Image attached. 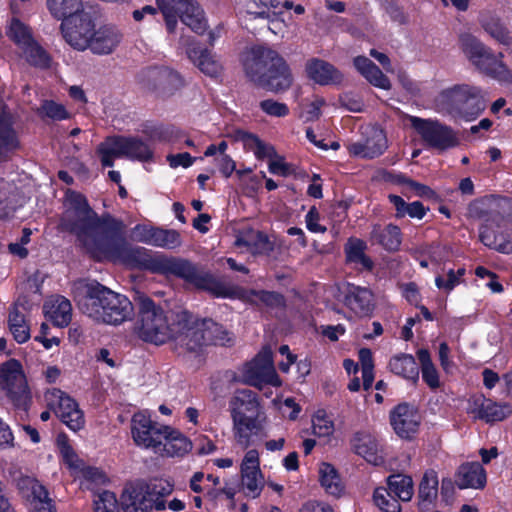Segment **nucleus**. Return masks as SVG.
<instances>
[{
  "label": "nucleus",
  "mask_w": 512,
  "mask_h": 512,
  "mask_svg": "<svg viewBox=\"0 0 512 512\" xmlns=\"http://www.w3.org/2000/svg\"><path fill=\"white\" fill-rule=\"evenodd\" d=\"M134 305L137 309L134 332L140 340L158 346L169 341L182 345L184 329L190 321L189 311H166L144 293L134 296Z\"/></svg>",
  "instance_id": "1"
},
{
  "label": "nucleus",
  "mask_w": 512,
  "mask_h": 512,
  "mask_svg": "<svg viewBox=\"0 0 512 512\" xmlns=\"http://www.w3.org/2000/svg\"><path fill=\"white\" fill-rule=\"evenodd\" d=\"M68 207L60 219L63 231L74 235L79 244L92 256V248L97 241L106 239L120 224V219L110 213H98L90 206L87 197L78 191L66 192Z\"/></svg>",
  "instance_id": "2"
},
{
  "label": "nucleus",
  "mask_w": 512,
  "mask_h": 512,
  "mask_svg": "<svg viewBox=\"0 0 512 512\" xmlns=\"http://www.w3.org/2000/svg\"><path fill=\"white\" fill-rule=\"evenodd\" d=\"M245 76L255 86L275 94L288 91L294 75L288 61L267 44L250 47L242 59Z\"/></svg>",
  "instance_id": "3"
},
{
  "label": "nucleus",
  "mask_w": 512,
  "mask_h": 512,
  "mask_svg": "<svg viewBox=\"0 0 512 512\" xmlns=\"http://www.w3.org/2000/svg\"><path fill=\"white\" fill-rule=\"evenodd\" d=\"M92 258L98 261H121L131 269H140L166 276L171 275L175 260L174 256L152 257L146 248L129 246L125 238V224L121 219L119 226L111 231L106 239L94 244Z\"/></svg>",
  "instance_id": "4"
},
{
  "label": "nucleus",
  "mask_w": 512,
  "mask_h": 512,
  "mask_svg": "<svg viewBox=\"0 0 512 512\" xmlns=\"http://www.w3.org/2000/svg\"><path fill=\"white\" fill-rule=\"evenodd\" d=\"M467 213L471 218L483 219L479 227L480 242L497 252L512 253V234L500 230L501 224L512 222V200L508 197L484 196L469 202Z\"/></svg>",
  "instance_id": "5"
},
{
  "label": "nucleus",
  "mask_w": 512,
  "mask_h": 512,
  "mask_svg": "<svg viewBox=\"0 0 512 512\" xmlns=\"http://www.w3.org/2000/svg\"><path fill=\"white\" fill-rule=\"evenodd\" d=\"M229 410L236 439L248 445L251 435L263 429L265 414L258 393L251 389H237L229 401Z\"/></svg>",
  "instance_id": "6"
},
{
  "label": "nucleus",
  "mask_w": 512,
  "mask_h": 512,
  "mask_svg": "<svg viewBox=\"0 0 512 512\" xmlns=\"http://www.w3.org/2000/svg\"><path fill=\"white\" fill-rule=\"evenodd\" d=\"M460 48L480 73L499 83H512V71L503 61L502 52L494 53L490 47L471 34L460 35Z\"/></svg>",
  "instance_id": "7"
},
{
  "label": "nucleus",
  "mask_w": 512,
  "mask_h": 512,
  "mask_svg": "<svg viewBox=\"0 0 512 512\" xmlns=\"http://www.w3.org/2000/svg\"><path fill=\"white\" fill-rule=\"evenodd\" d=\"M233 346V333L212 319L195 320L190 313V321L184 329L181 347L189 353L199 354L204 346Z\"/></svg>",
  "instance_id": "8"
},
{
  "label": "nucleus",
  "mask_w": 512,
  "mask_h": 512,
  "mask_svg": "<svg viewBox=\"0 0 512 512\" xmlns=\"http://www.w3.org/2000/svg\"><path fill=\"white\" fill-rule=\"evenodd\" d=\"M438 98L449 112L466 121L476 119L487 107L483 90L468 84H456L443 89Z\"/></svg>",
  "instance_id": "9"
},
{
  "label": "nucleus",
  "mask_w": 512,
  "mask_h": 512,
  "mask_svg": "<svg viewBox=\"0 0 512 512\" xmlns=\"http://www.w3.org/2000/svg\"><path fill=\"white\" fill-rule=\"evenodd\" d=\"M170 276L181 279L216 298L236 299L238 295L239 286L225 284L212 273L200 270L196 263L186 258L175 257Z\"/></svg>",
  "instance_id": "10"
},
{
  "label": "nucleus",
  "mask_w": 512,
  "mask_h": 512,
  "mask_svg": "<svg viewBox=\"0 0 512 512\" xmlns=\"http://www.w3.org/2000/svg\"><path fill=\"white\" fill-rule=\"evenodd\" d=\"M0 389L17 411L27 413L31 407L32 395L18 359L10 358L0 365Z\"/></svg>",
  "instance_id": "11"
},
{
  "label": "nucleus",
  "mask_w": 512,
  "mask_h": 512,
  "mask_svg": "<svg viewBox=\"0 0 512 512\" xmlns=\"http://www.w3.org/2000/svg\"><path fill=\"white\" fill-rule=\"evenodd\" d=\"M411 124L430 149L444 152L458 147L461 143L453 127L439 120L412 117Z\"/></svg>",
  "instance_id": "12"
},
{
  "label": "nucleus",
  "mask_w": 512,
  "mask_h": 512,
  "mask_svg": "<svg viewBox=\"0 0 512 512\" xmlns=\"http://www.w3.org/2000/svg\"><path fill=\"white\" fill-rule=\"evenodd\" d=\"M148 506L142 487L125 488L120 501L110 491H104L95 501V512H147Z\"/></svg>",
  "instance_id": "13"
},
{
  "label": "nucleus",
  "mask_w": 512,
  "mask_h": 512,
  "mask_svg": "<svg viewBox=\"0 0 512 512\" xmlns=\"http://www.w3.org/2000/svg\"><path fill=\"white\" fill-rule=\"evenodd\" d=\"M166 428L167 425L152 420L144 412H137L132 416V439L138 447L153 449L158 452L163 445V435Z\"/></svg>",
  "instance_id": "14"
},
{
  "label": "nucleus",
  "mask_w": 512,
  "mask_h": 512,
  "mask_svg": "<svg viewBox=\"0 0 512 512\" xmlns=\"http://www.w3.org/2000/svg\"><path fill=\"white\" fill-rule=\"evenodd\" d=\"M95 26L92 15L84 10L61 23V29L68 44L80 51L88 49Z\"/></svg>",
  "instance_id": "15"
},
{
  "label": "nucleus",
  "mask_w": 512,
  "mask_h": 512,
  "mask_svg": "<svg viewBox=\"0 0 512 512\" xmlns=\"http://www.w3.org/2000/svg\"><path fill=\"white\" fill-rule=\"evenodd\" d=\"M113 291L98 281L87 282L76 294L75 300L81 312L90 318L95 319L101 315L99 312L104 310L105 305L112 303L110 295Z\"/></svg>",
  "instance_id": "16"
},
{
  "label": "nucleus",
  "mask_w": 512,
  "mask_h": 512,
  "mask_svg": "<svg viewBox=\"0 0 512 512\" xmlns=\"http://www.w3.org/2000/svg\"><path fill=\"white\" fill-rule=\"evenodd\" d=\"M159 10L180 12V20L198 35H203L207 29L204 12L195 0H156Z\"/></svg>",
  "instance_id": "17"
},
{
  "label": "nucleus",
  "mask_w": 512,
  "mask_h": 512,
  "mask_svg": "<svg viewBox=\"0 0 512 512\" xmlns=\"http://www.w3.org/2000/svg\"><path fill=\"white\" fill-rule=\"evenodd\" d=\"M390 424L400 439L411 441L419 431L421 417L414 404L400 402L391 410Z\"/></svg>",
  "instance_id": "18"
},
{
  "label": "nucleus",
  "mask_w": 512,
  "mask_h": 512,
  "mask_svg": "<svg viewBox=\"0 0 512 512\" xmlns=\"http://www.w3.org/2000/svg\"><path fill=\"white\" fill-rule=\"evenodd\" d=\"M343 305L360 318L370 317L375 310L373 291L365 286L347 282L342 290Z\"/></svg>",
  "instance_id": "19"
},
{
  "label": "nucleus",
  "mask_w": 512,
  "mask_h": 512,
  "mask_svg": "<svg viewBox=\"0 0 512 512\" xmlns=\"http://www.w3.org/2000/svg\"><path fill=\"white\" fill-rule=\"evenodd\" d=\"M143 74L147 87L164 95H171L184 86L182 76L167 66H150Z\"/></svg>",
  "instance_id": "20"
},
{
  "label": "nucleus",
  "mask_w": 512,
  "mask_h": 512,
  "mask_svg": "<svg viewBox=\"0 0 512 512\" xmlns=\"http://www.w3.org/2000/svg\"><path fill=\"white\" fill-rule=\"evenodd\" d=\"M110 298L113 301L109 300L108 305H105L104 310H101L100 315L94 320L105 324L119 325L130 319L133 315V304L128 297L113 291Z\"/></svg>",
  "instance_id": "21"
},
{
  "label": "nucleus",
  "mask_w": 512,
  "mask_h": 512,
  "mask_svg": "<svg viewBox=\"0 0 512 512\" xmlns=\"http://www.w3.org/2000/svg\"><path fill=\"white\" fill-rule=\"evenodd\" d=\"M305 73L314 83L321 86L340 84L343 74L329 61L311 58L305 63Z\"/></svg>",
  "instance_id": "22"
},
{
  "label": "nucleus",
  "mask_w": 512,
  "mask_h": 512,
  "mask_svg": "<svg viewBox=\"0 0 512 512\" xmlns=\"http://www.w3.org/2000/svg\"><path fill=\"white\" fill-rule=\"evenodd\" d=\"M236 299L243 300L252 306H262L269 309H285L287 300L284 294L278 291H270L265 289H244L239 287Z\"/></svg>",
  "instance_id": "23"
},
{
  "label": "nucleus",
  "mask_w": 512,
  "mask_h": 512,
  "mask_svg": "<svg viewBox=\"0 0 512 512\" xmlns=\"http://www.w3.org/2000/svg\"><path fill=\"white\" fill-rule=\"evenodd\" d=\"M186 53L189 59L198 66L200 72L206 76L218 78L222 75V64L214 58L209 49L202 47L199 42L192 40L188 44Z\"/></svg>",
  "instance_id": "24"
},
{
  "label": "nucleus",
  "mask_w": 512,
  "mask_h": 512,
  "mask_svg": "<svg viewBox=\"0 0 512 512\" xmlns=\"http://www.w3.org/2000/svg\"><path fill=\"white\" fill-rule=\"evenodd\" d=\"M388 148V141L382 129H375L363 142H356L348 147L350 155L373 159L382 155Z\"/></svg>",
  "instance_id": "25"
},
{
  "label": "nucleus",
  "mask_w": 512,
  "mask_h": 512,
  "mask_svg": "<svg viewBox=\"0 0 512 512\" xmlns=\"http://www.w3.org/2000/svg\"><path fill=\"white\" fill-rule=\"evenodd\" d=\"M193 449V443L188 436L178 429L169 425L166 426V431L163 435V445L158 452L162 456L171 458H183L190 453Z\"/></svg>",
  "instance_id": "26"
},
{
  "label": "nucleus",
  "mask_w": 512,
  "mask_h": 512,
  "mask_svg": "<svg viewBox=\"0 0 512 512\" xmlns=\"http://www.w3.org/2000/svg\"><path fill=\"white\" fill-rule=\"evenodd\" d=\"M122 35L117 28L110 25H102L95 28L89 41L88 48L98 55L112 53L121 42Z\"/></svg>",
  "instance_id": "27"
},
{
  "label": "nucleus",
  "mask_w": 512,
  "mask_h": 512,
  "mask_svg": "<svg viewBox=\"0 0 512 512\" xmlns=\"http://www.w3.org/2000/svg\"><path fill=\"white\" fill-rule=\"evenodd\" d=\"M487 484V472L479 462H465L456 473V485L460 490L483 489Z\"/></svg>",
  "instance_id": "28"
},
{
  "label": "nucleus",
  "mask_w": 512,
  "mask_h": 512,
  "mask_svg": "<svg viewBox=\"0 0 512 512\" xmlns=\"http://www.w3.org/2000/svg\"><path fill=\"white\" fill-rule=\"evenodd\" d=\"M472 413L476 418L486 423H495L503 421L512 414V408L508 404H499V402L482 396L474 400V409Z\"/></svg>",
  "instance_id": "29"
},
{
  "label": "nucleus",
  "mask_w": 512,
  "mask_h": 512,
  "mask_svg": "<svg viewBox=\"0 0 512 512\" xmlns=\"http://www.w3.org/2000/svg\"><path fill=\"white\" fill-rule=\"evenodd\" d=\"M55 414L61 422L74 432L84 427V414L79 409L77 401L65 393H62L59 397Z\"/></svg>",
  "instance_id": "30"
},
{
  "label": "nucleus",
  "mask_w": 512,
  "mask_h": 512,
  "mask_svg": "<svg viewBox=\"0 0 512 512\" xmlns=\"http://www.w3.org/2000/svg\"><path fill=\"white\" fill-rule=\"evenodd\" d=\"M370 240L373 244L381 246L388 252H397L402 242V232L393 223H389L386 226L374 224L370 231Z\"/></svg>",
  "instance_id": "31"
},
{
  "label": "nucleus",
  "mask_w": 512,
  "mask_h": 512,
  "mask_svg": "<svg viewBox=\"0 0 512 512\" xmlns=\"http://www.w3.org/2000/svg\"><path fill=\"white\" fill-rule=\"evenodd\" d=\"M235 245L245 247L247 251L254 255H270L275 248L274 243L270 241L269 236L264 231L253 229L239 234L235 240Z\"/></svg>",
  "instance_id": "32"
},
{
  "label": "nucleus",
  "mask_w": 512,
  "mask_h": 512,
  "mask_svg": "<svg viewBox=\"0 0 512 512\" xmlns=\"http://www.w3.org/2000/svg\"><path fill=\"white\" fill-rule=\"evenodd\" d=\"M119 142V151L123 157L141 162L151 161L154 157V151L150 146L138 137L116 136Z\"/></svg>",
  "instance_id": "33"
},
{
  "label": "nucleus",
  "mask_w": 512,
  "mask_h": 512,
  "mask_svg": "<svg viewBox=\"0 0 512 512\" xmlns=\"http://www.w3.org/2000/svg\"><path fill=\"white\" fill-rule=\"evenodd\" d=\"M438 476L434 469L425 471L418 489V509L420 512H428L438 495Z\"/></svg>",
  "instance_id": "34"
},
{
  "label": "nucleus",
  "mask_w": 512,
  "mask_h": 512,
  "mask_svg": "<svg viewBox=\"0 0 512 512\" xmlns=\"http://www.w3.org/2000/svg\"><path fill=\"white\" fill-rule=\"evenodd\" d=\"M388 366L391 373L413 384L419 380V366L411 354L399 353L392 356Z\"/></svg>",
  "instance_id": "35"
},
{
  "label": "nucleus",
  "mask_w": 512,
  "mask_h": 512,
  "mask_svg": "<svg viewBox=\"0 0 512 512\" xmlns=\"http://www.w3.org/2000/svg\"><path fill=\"white\" fill-rule=\"evenodd\" d=\"M366 249L367 245L362 239L350 238L344 246L346 262L356 265L360 271L371 272L374 262L365 254Z\"/></svg>",
  "instance_id": "36"
},
{
  "label": "nucleus",
  "mask_w": 512,
  "mask_h": 512,
  "mask_svg": "<svg viewBox=\"0 0 512 512\" xmlns=\"http://www.w3.org/2000/svg\"><path fill=\"white\" fill-rule=\"evenodd\" d=\"M350 444L352 450L367 462L377 464L381 460V457L378 456L377 443L371 434L357 431L353 434Z\"/></svg>",
  "instance_id": "37"
},
{
  "label": "nucleus",
  "mask_w": 512,
  "mask_h": 512,
  "mask_svg": "<svg viewBox=\"0 0 512 512\" xmlns=\"http://www.w3.org/2000/svg\"><path fill=\"white\" fill-rule=\"evenodd\" d=\"M20 147V142L13 122L9 116L0 117V161H5L10 154Z\"/></svg>",
  "instance_id": "38"
},
{
  "label": "nucleus",
  "mask_w": 512,
  "mask_h": 512,
  "mask_svg": "<svg viewBox=\"0 0 512 512\" xmlns=\"http://www.w3.org/2000/svg\"><path fill=\"white\" fill-rule=\"evenodd\" d=\"M319 481L325 491L332 496L339 497L344 491L337 469L329 462L320 465Z\"/></svg>",
  "instance_id": "39"
},
{
  "label": "nucleus",
  "mask_w": 512,
  "mask_h": 512,
  "mask_svg": "<svg viewBox=\"0 0 512 512\" xmlns=\"http://www.w3.org/2000/svg\"><path fill=\"white\" fill-rule=\"evenodd\" d=\"M46 5L50 14L62 22L83 10L82 0H46Z\"/></svg>",
  "instance_id": "40"
},
{
  "label": "nucleus",
  "mask_w": 512,
  "mask_h": 512,
  "mask_svg": "<svg viewBox=\"0 0 512 512\" xmlns=\"http://www.w3.org/2000/svg\"><path fill=\"white\" fill-rule=\"evenodd\" d=\"M8 327L14 340L18 344H24L30 340V326L26 321L25 315L22 314L16 307L9 311Z\"/></svg>",
  "instance_id": "41"
},
{
  "label": "nucleus",
  "mask_w": 512,
  "mask_h": 512,
  "mask_svg": "<svg viewBox=\"0 0 512 512\" xmlns=\"http://www.w3.org/2000/svg\"><path fill=\"white\" fill-rule=\"evenodd\" d=\"M6 37L23 49L32 42L33 36L29 27L20 19L12 17L5 31Z\"/></svg>",
  "instance_id": "42"
},
{
  "label": "nucleus",
  "mask_w": 512,
  "mask_h": 512,
  "mask_svg": "<svg viewBox=\"0 0 512 512\" xmlns=\"http://www.w3.org/2000/svg\"><path fill=\"white\" fill-rule=\"evenodd\" d=\"M387 490L398 500L409 501L413 496V481L409 476L396 474L387 480Z\"/></svg>",
  "instance_id": "43"
},
{
  "label": "nucleus",
  "mask_w": 512,
  "mask_h": 512,
  "mask_svg": "<svg viewBox=\"0 0 512 512\" xmlns=\"http://www.w3.org/2000/svg\"><path fill=\"white\" fill-rule=\"evenodd\" d=\"M26 61L37 69L47 70L51 67L52 58L49 53L42 48L35 40H32L23 49Z\"/></svg>",
  "instance_id": "44"
},
{
  "label": "nucleus",
  "mask_w": 512,
  "mask_h": 512,
  "mask_svg": "<svg viewBox=\"0 0 512 512\" xmlns=\"http://www.w3.org/2000/svg\"><path fill=\"white\" fill-rule=\"evenodd\" d=\"M241 473L242 491L247 497L256 498L263 490L262 470H247Z\"/></svg>",
  "instance_id": "45"
},
{
  "label": "nucleus",
  "mask_w": 512,
  "mask_h": 512,
  "mask_svg": "<svg viewBox=\"0 0 512 512\" xmlns=\"http://www.w3.org/2000/svg\"><path fill=\"white\" fill-rule=\"evenodd\" d=\"M483 27L492 39L503 46L512 45V36L507 26L498 18H491L483 24Z\"/></svg>",
  "instance_id": "46"
},
{
  "label": "nucleus",
  "mask_w": 512,
  "mask_h": 512,
  "mask_svg": "<svg viewBox=\"0 0 512 512\" xmlns=\"http://www.w3.org/2000/svg\"><path fill=\"white\" fill-rule=\"evenodd\" d=\"M238 135L245 143H253L255 145L254 154L257 159L272 158L277 155L275 148L263 142L257 134L253 132L239 130Z\"/></svg>",
  "instance_id": "47"
},
{
  "label": "nucleus",
  "mask_w": 512,
  "mask_h": 512,
  "mask_svg": "<svg viewBox=\"0 0 512 512\" xmlns=\"http://www.w3.org/2000/svg\"><path fill=\"white\" fill-rule=\"evenodd\" d=\"M17 488L29 502L35 497H45L46 493V488L38 480L29 476L20 477L17 480Z\"/></svg>",
  "instance_id": "48"
},
{
  "label": "nucleus",
  "mask_w": 512,
  "mask_h": 512,
  "mask_svg": "<svg viewBox=\"0 0 512 512\" xmlns=\"http://www.w3.org/2000/svg\"><path fill=\"white\" fill-rule=\"evenodd\" d=\"M119 142L117 137H112L106 143H101L97 149V154L100 156V163L102 167H112L115 158L123 157L119 151Z\"/></svg>",
  "instance_id": "49"
},
{
  "label": "nucleus",
  "mask_w": 512,
  "mask_h": 512,
  "mask_svg": "<svg viewBox=\"0 0 512 512\" xmlns=\"http://www.w3.org/2000/svg\"><path fill=\"white\" fill-rule=\"evenodd\" d=\"M119 142L117 137H112L106 143H101L97 149V154L100 156V163L102 167H112L115 158L123 157L119 151Z\"/></svg>",
  "instance_id": "50"
},
{
  "label": "nucleus",
  "mask_w": 512,
  "mask_h": 512,
  "mask_svg": "<svg viewBox=\"0 0 512 512\" xmlns=\"http://www.w3.org/2000/svg\"><path fill=\"white\" fill-rule=\"evenodd\" d=\"M373 501L383 512H401L398 499L384 487L374 490Z\"/></svg>",
  "instance_id": "51"
},
{
  "label": "nucleus",
  "mask_w": 512,
  "mask_h": 512,
  "mask_svg": "<svg viewBox=\"0 0 512 512\" xmlns=\"http://www.w3.org/2000/svg\"><path fill=\"white\" fill-rule=\"evenodd\" d=\"M181 245V236L175 229L157 227L153 246L175 249Z\"/></svg>",
  "instance_id": "52"
},
{
  "label": "nucleus",
  "mask_w": 512,
  "mask_h": 512,
  "mask_svg": "<svg viewBox=\"0 0 512 512\" xmlns=\"http://www.w3.org/2000/svg\"><path fill=\"white\" fill-rule=\"evenodd\" d=\"M142 488L145 494V500L147 501V496L149 499H153L154 497H166L172 493L174 485L166 479L155 478L146 483Z\"/></svg>",
  "instance_id": "53"
},
{
  "label": "nucleus",
  "mask_w": 512,
  "mask_h": 512,
  "mask_svg": "<svg viewBox=\"0 0 512 512\" xmlns=\"http://www.w3.org/2000/svg\"><path fill=\"white\" fill-rule=\"evenodd\" d=\"M184 135V131L174 125H160L152 130L153 138L171 144L178 143Z\"/></svg>",
  "instance_id": "54"
},
{
  "label": "nucleus",
  "mask_w": 512,
  "mask_h": 512,
  "mask_svg": "<svg viewBox=\"0 0 512 512\" xmlns=\"http://www.w3.org/2000/svg\"><path fill=\"white\" fill-rule=\"evenodd\" d=\"M51 319L59 327L69 325L71 321V304L69 299L61 296L57 299V305L51 312Z\"/></svg>",
  "instance_id": "55"
},
{
  "label": "nucleus",
  "mask_w": 512,
  "mask_h": 512,
  "mask_svg": "<svg viewBox=\"0 0 512 512\" xmlns=\"http://www.w3.org/2000/svg\"><path fill=\"white\" fill-rule=\"evenodd\" d=\"M21 207L15 192L4 193L0 190V220L12 218Z\"/></svg>",
  "instance_id": "56"
},
{
  "label": "nucleus",
  "mask_w": 512,
  "mask_h": 512,
  "mask_svg": "<svg viewBox=\"0 0 512 512\" xmlns=\"http://www.w3.org/2000/svg\"><path fill=\"white\" fill-rule=\"evenodd\" d=\"M41 117H48L52 120L61 121L69 119V113L66 107L62 104L56 103L55 100H44L38 110Z\"/></svg>",
  "instance_id": "57"
},
{
  "label": "nucleus",
  "mask_w": 512,
  "mask_h": 512,
  "mask_svg": "<svg viewBox=\"0 0 512 512\" xmlns=\"http://www.w3.org/2000/svg\"><path fill=\"white\" fill-rule=\"evenodd\" d=\"M398 183L406 185L419 197L430 199V201H439L440 199L437 192L434 191L430 186L407 178L404 175L399 176Z\"/></svg>",
  "instance_id": "58"
},
{
  "label": "nucleus",
  "mask_w": 512,
  "mask_h": 512,
  "mask_svg": "<svg viewBox=\"0 0 512 512\" xmlns=\"http://www.w3.org/2000/svg\"><path fill=\"white\" fill-rule=\"evenodd\" d=\"M465 274V268H460L457 272L451 268L447 273V279L442 276L435 278V285L438 289H444L447 292L452 291L456 286L461 283V278Z\"/></svg>",
  "instance_id": "59"
},
{
  "label": "nucleus",
  "mask_w": 512,
  "mask_h": 512,
  "mask_svg": "<svg viewBox=\"0 0 512 512\" xmlns=\"http://www.w3.org/2000/svg\"><path fill=\"white\" fill-rule=\"evenodd\" d=\"M259 107L266 115L273 117H286L290 113L287 104L277 102V100H272V98L261 100Z\"/></svg>",
  "instance_id": "60"
},
{
  "label": "nucleus",
  "mask_w": 512,
  "mask_h": 512,
  "mask_svg": "<svg viewBox=\"0 0 512 512\" xmlns=\"http://www.w3.org/2000/svg\"><path fill=\"white\" fill-rule=\"evenodd\" d=\"M364 78L373 86L390 90L392 88V84L390 79L380 70L378 66L374 63L371 70H369Z\"/></svg>",
  "instance_id": "61"
},
{
  "label": "nucleus",
  "mask_w": 512,
  "mask_h": 512,
  "mask_svg": "<svg viewBox=\"0 0 512 512\" xmlns=\"http://www.w3.org/2000/svg\"><path fill=\"white\" fill-rule=\"evenodd\" d=\"M156 226L147 224H136L134 227V239L146 245L153 246L155 239Z\"/></svg>",
  "instance_id": "62"
},
{
  "label": "nucleus",
  "mask_w": 512,
  "mask_h": 512,
  "mask_svg": "<svg viewBox=\"0 0 512 512\" xmlns=\"http://www.w3.org/2000/svg\"><path fill=\"white\" fill-rule=\"evenodd\" d=\"M57 444L60 450V453L63 457L64 462L68 466H73L78 456L75 453L72 446L69 444V438H67L66 434H59L57 438Z\"/></svg>",
  "instance_id": "63"
},
{
  "label": "nucleus",
  "mask_w": 512,
  "mask_h": 512,
  "mask_svg": "<svg viewBox=\"0 0 512 512\" xmlns=\"http://www.w3.org/2000/svg\"><path fill=\"white\" fill-rule=\"evenodd\" d=\"M31 512H57L56 506L46 490L45 497H35L30 502Z\"/></svg>",
  "instance_id": "64"
}]
</instances>
